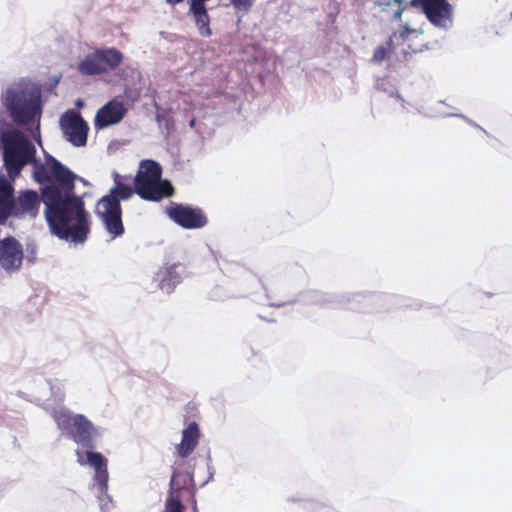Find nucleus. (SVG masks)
Returning <instances> with one entry per match:
<instances>
[{"mask_svg": "<svg viewBox=\"0 0 512 512\" xmlns=\"http://www.w3.org/2000/svg\"><path fill=\"white\" fill-rule=\"evenodd\" d=\"M24 261V247L13 236L0 240V268L8 274L18 272Z\"/></svg>", "mask_w": 512, "mask_h": 512, "instance_id": "ddd939ff", "label": "nucleus"}, {"mask_svg": "<svg viewBox=\"0 0 512 512\" xmlns=\"http://www.w3.org/2000/svg\"><path fill=\"white\" fill-rule=\"evenodd\" d=\"M77 69L80 74L85 76L100 75L106 72V67L100 63L96 51L88 54L78 63Z\"/></svg>", "mask_w": 512, "mask_h": 512, "instance_id": "a211bd4d", "label": "nucleus"}, {"mask_svg": "<svg viewBox=\"0 0 512 512\" xmlns=\"http://www.w3.org/2000/svg\"><path fill=\"white\" fill-rule=\"evenodd\" d=\"M181 472L177 469H173L170 483L168 497L165 502L164 512H183L184 506L178 497H175V492H179L181 487L177 485L176 479L180 476ZM193 512H197L196 503L193 506Z\"/></svg>", "mask_w": 512, "mask_h": 512, "instance_id": "f3484780", "label": "nucleus"}, {"mask_svg": "<svg viewBox=\"0 0 512 512\" xmlns=\"http://www.w3.org/2000/svg\"><path fill=\"white\" fill-rule=\"evenodd\" d=\"M296 303L333 308L345 306L350 310L359 312H379L384 310V306H395L397 308L405 309L411 308L415 310L423 308V304L419 301L397 295L370 292L334 295L317 290L303 291L299 293L295 299L286 302L270 303L269 306L280 308ZM385 310H389V307L385 308Z\"/></svg>", "mask_w": 512, "mask_h": 512, "instance_id": "7ed1b4c3", "label": "nucleus"}, {"mask_svg": "<svg viewBox=\"0 0 512 512\" xmlns=\"http://www.w3.org/2000/svg\"><path fill=\"white\" fill-rule=\"evenodd\" d=\"M35 167L34 181L44 184V215L51 233L61 240L83 244L91 231V217L82 196L75 192L77 174L51 154Z\"/></svg>", "mask_w": 512, "mask_h": 512, "instance_id": "f257e3e1", "label": "nucleus"}, {"mask_svg": "<svg viewBox=\"0 0 512 512\" xmlns=\"http://www.w3.org/2000/svg\"><path fill=\"white\" fill-rule=\"evenodd\" d=\"M185 272L186 268L182 263L165 264L155 273L153 281L162 292L171 294L183 281Z\"/></svg>", "mask_w": 512, "mask_h": 512, "instance_id": "4468645a", "label": "nucleus"}, {"mask_svg": "<svg viewBox=\"0 0 512 512\" xmlns=\"http://www.w3.org/2000/svg\"><path fill=\"white\" fill-rule=\"evenodd\" d=\"M207 469H208V479L206 481L203 482L202 486H204L205 484H207L209 481H211L214 477V469L213 467L211 466V456L210 454H208L207 456Z\"/></svg>", "mask_w": 512, "mask_h": 512, "instance_id": "c85d7f7f", "label": "nucleus"}, {"mask_svg": "<svg viewBox=\"0 0 512 512\" xmlns=\"http://www.w3.org/2000/svg\"><path fill=\"white\" fill-rule=\"evenodd\" d=\"M155 120L159 125V128L162 131H166V134L169 135L171 130L173 129V121L171 117L165 110L158 111L155 115Z\"/></svg>", "mask_w": 512, "mask_h": 512, "instance_id": "5701e85b", "label": "nucleus"}, {"mask_svg": "<svg viewBox=\"0 0 512 512\" xmlns=\"http://www.w3.org/2000/svg\"><path fill=\"white\" fill-rule=\"evenodd\" d=\"M36 400H37V401H41V400H42V398H41L40 396H38V397H36Z\"/></svg>", "mask_w": 512, "mask_h": 512, "instance_id": "79ce46f5", "label": "nucleus"}, {"mask_svg": "<svg viewBox=\"0 0 512 512\" xmlns=\"http://www.w3.org/2000/svg\"><path fill=\"white\" fill-rule=\"evenodd\" d=\"M59 125L66 141L74 147H83L87 144L89 125L79 112L67 110L60 116Z\"/></svg>", "mask_w": 512, "mask_h": 512, "instance_id": "9b49d317", "label": "nucleus"}, {"mask_svg": "<svg viewBox=\"0 0 512 512\" xmlns=\"http://www.w3.org/2000/svg\"><path fill=\"white\" fill-rule=\"evenodd\" d=\"M126 113L127 108L124 104L117 98H113L96 112L94 126L97 130H102L116 125L123 120Z\"/></svg>", "mask_w": 512, "mask_h": 512, "instance_id": "2eb2a0df", "label": "nucleus"}, {"mask_svg": "<svg viewBox=\"0 0 512 512\" xmlns=\"http://www.w3.org/2000/svg\"><path fill=\"white\" fill-rule=\"evenodd\" d=\"M404 2H405L404 0H388L385 3H380V5L391 6L392 4H397L399 7V6H405Z\"/></svg>", "mask_w": 512, "mask_h": 512, "instance_id": "2f4dec72", "label": "nucleus"}, {"mask_svg": "<svg viewBox=\"0 0 512 512\" xmlns=\"http://www.w3.org/2000/svg\"><path fill=\"white\" fill-rule=\"evenodd\" d=\"M38 245L35 240L27 239L24 249V260L33 265L37 261Z\"/></svg>", "mask_w": 512, "mask_h": 512, "instance_id": "412c9836", "label": "nucleus"}, {"mask_svg": "<svg viewBox=\"0 0 512 512\" xmlns=\"http://www.w3.org/2000/svg\"><path fill=\"white\" fill-rule=\"evenodd\" d=\"M0 147L4 167L8 176L15 180L23 168L33 164V174L37 164H42L36 159V148L25 132L18 128L10 127L0 130Z\"/></svg>", "mask_w": 512, "mask_h": 512, "instance_id": "39448f33", "label": "nucleus"}, {"mask_svg": "<svg viewBox=\"0 0 512 512\" xmlns=\"http://www.w3.org/2000/svg\"><path fill=\"white\" fill-rule=\"evenodd\" d=\"M422 51H423V49H412L411 54H412V53L422 52ZM403 54H404V56L406 57L407 55H410V52H408V51H406V50H403Z\"/></svg>", "mask_w": 512, "mask_h": 512, "instance_id": "4c0bfd02", "label": "nucleus"}, {"mask_svg": "<svg viewBox=\"0 0 512 512\" xmlns=\"http://www.w3.org/2000/svg\"><path fill=\"white\" fill-rule=\"evenodd\" d=\"M46 184H40V193L27 189L20 191L17 197L14 195L12 203H7L0 211V225H4L10 217L21 218L25 215L31 218L37 217L41 203L44 204L43 191Z\"/></svg>", "mask_w": 512, "mask_h": 512, "instance_id": "6e6552de", "label": "nucleus"}, {"mask_svg": "<svg viewBox=\"0 0 512 512\" xmlns=\"http://www.w3.org/2000/svg\"><path fill=\"white\" fill-rule=\"evenodd\" d=\"M195 123H196L195 118H192V119L189 121V127H190V128H194Z\"/></svg>", "mask_w": 512, "mask_h": 512, "instance_id": "ea45409f", "label": "nucleus"}, {"mask_svg": "<svg viewBox=\"0 0 512 512\" xmlns=\"http://www.w3.org/2000/svg\"><path fill=\"white\" fill-rule=\"evenodd\" d=\"M393 37H396V33H394L392 36H390V37L388 38V40L386 41V44L384 45V46H386L387 51H388V50H392V49H393V47H394Z\"/></svg>", "mask_w": 512, "mask_h": 512, "instance_id": "72a5a7b5", "label": "nucleus"}, {"mask_svg": "<svg viewBox=\"0 0 512 512\" xmlns=\"http://www.w3.org/2000/svg\"><path fill=\"white\" fill-rule=\"evenodd\" d=\"M113 180H114V185H116V183H123L122 181V176L120 174H118L116 171L113 172Z\"/></svg>", "mask_w": 512, "mask_h": 512, "instance_id": "f704fd0d", "label": "nucleus"}, {"mask_svg": "<svg viewBox=\"0 0 512 512\" xmlns=\"http://www.w3.org/2000/svg\"><path fill=\"white\" fill-rule=\"evenodd\" d=\"M124 94H125L126 98L132 102L138 101L141 97L140 89L132 88V87H128V86L125 87Z\"/></svg>", "mask_w": 512, "mask_h": 512, "instance_id": "a878e982", "label": "nucleus"}, {"mask_svg": "<svg viewBox=\"0 0 512 512\" xmlns=\"http://www.w3.org/2000/svg\"><path fill=\"white\" fill-rule=\"evenodd\" d=\"M167 215L184 229H201L208 223V218L201 208L187 204L171 202L167 207Z\"/></svg>", "mask_w": 512, "mask_h": 512, "instance_id": "f8f14e48", "label": "nucleus"}, {"mask_svg": "<svg viewBox=\"0 0 512 512\" xmlns=\"http://www.w3.org/2000/svg\"><path fill=\"white\" fill-rule=\"evenodd\" d=\"M410 6L419 8L429 22L442 30L453 27V6L447 0H411Z\"/></svg>", "mask_w": 512, "mask_h": 512, "instance_id": "1a4fd4ad", "label": "nucleus"}, {"mask_svg": "<svg viewBox=\"0 0 512 512\" xmlns=\"http://www.w3.org/2000/svg\"><path fill=\"white\" fill-rule=\"evenodd\" d=\"M3 104L11 120L42 145L41 117L43 113L41 85L21 80L8 87L3 97Z\"/></svg>", "mask_w": 512, "mask_h": 512, "instance_id": "20e7f679", "label": "nucleus"}, {"mask_svg": "<svg viewBox=\"0 0 512 512\" xmlns=\"http://www.w3.org/2000/svg\"><path fill=\"white\" fill-rule=\"evenodd\" d=\"M186 480L184 482V485H187V484H191V485H194V476H193V472L192 471H187L186 472Z\"/></svg>", "mask_w": 512, "mask_h": 512, "instance_id": "473e14b6", "label": "nucleus"}, {"mask_svg": "<svg viewBox=\"0 0 512 512\" xmlns=\"http://www.w3.org/2000/svg\"><path fill=\"white\" fill-rule=\"evenodd\" d=\"M74 104H75V106H76L77 108L81 109V108H83V107H84L85 102H84V100H83V99L78 98V99H76V100H75V103H74Z\"/></svg>", "mask_w": 512, "mask_h": 512, "instance_id": "c9c22d12", "label": "nucleus"}, {"mask_svg": "<svg viewBox=\"0 0 512 512\" xmlns=\"http://www.w3.org/2000/svg\"><path fill=\"white\" fill-rule=\"evenodd\" d=\"M406 9V6H399L393 14L394 20H400L402 17L403 11Z\"/></svg>", "mask_w": 512, "mask_h": 512, "instance_id": "7c9ffc66", "label": "nucleus"}, {"mask_svg": "<svg viewBox=\"0 0 512 512\" xmlns=\"http://www.w3.org/2000/svg\"><path fill=\"white\" fill-rule=\"evenodd\" d=\"M510 15H511V17H512V12H511V14H510Z\"/></svg>", "mask_w": 512, "mask_h": 512, "instance_id": "37998d69", "label": "nucleus"}, {"mask_svg": "<svg viewBox=\"0 0 512 512\" xmlns=\"http://www.w3.org/2000/svg\"><path fill=\"white\" fill-rule=\"evenodd\" d=\"M77 180H79V181H80L83 185H85V186H88V185H89V182H88L86 179H84V178H82V177H80V176H78V175H77L76 181H77Z\"/></svg>", "mask_w": 512, "mask_h": 512, "instance_id": "58836bf2", "label": "nucleus"}, {"mask_svg": "<svg viewBox=\"0 0 512 512\" xmlns=\"http://www.w3.org/2000/svg\"><path fill=\"white\" fill-rule=\"evenodd\" d=\"M134 193H136L135 185L116 183L110 188L108 194L102 196L96 203L95 214L112 239L121 237L125 233L121 201L130 199Z\"/></svg>", "mask_w": 512, "mask_h": 512, "instance_id": "423d86ee", "label": "nucleus"}, {"mask_svg": "<svg viewBox=\"0 0 512 512\" xmlns=\"http://www.w3.org/2000/svg\"><path fill=\"white\" fill-rule=\"evenodd\" d=\"M375 87L377 90L385 92L389 97H396L404 103L405 101L402 99L401 95L398 93L397 89L389 82L386 78H379L376 81Z\"/></svg>", "mask_w": 512, "mask_h": 512, "instance_id": "aec40b11", "label": "nucleus"}, {"mask_svg": "<svg viewBox=\"0 0 512 512\" xmlns=\"http://www.w3.org/2000/svg\"><path fill=\"white\" fill-rule=\"evenodd\" d=\"M305 508L308 509V510H311V511H317V510H320V509H325L327 510L328 512H335L334 510L320 504V503H316V502H313V501H309L306 503L305 505Z\"/></svg>", "mask_w": 512, "mask_h": 512, "instance_id": "bb28decb", "label": "nucleus"}, {"mask_svg": "<svg viewBox=\"0 0 512 512\" xmlns=\"http://www.w3.org/2000/svg\"><path fill=\"white\" fill-rule=\"evenodd\" d=\"M100 63L107 69H115L120 65L123 54L116 48H105L96 50Z\"/></svg>", "mask_w": 512, "mask_h": 512, "instance_id": "6ab92c4d", "label": "nucleus"}, {"mask_svg": "<svg viewBox=\"0 0 512 512\" xmlns=\"http://www.w3.org/2000/svg\"><path fill=\"white\" fill-rule=\"evenodd\" d=\"M199 435V426L196 422H191L182 431L181 442L177 447V453L181 458H187L195 450Z\"/></svg>", "mask_w": 512, "mask_h": 512, "instance_id": "dca6fc26", "label": "nucleus"}, {"mask_svg": "<svg viewBox=\"0 0 512 512\" xmlns=\"http://www.w3.org/2000/svg\"><path fill=\"white\" fill-rule=\"evenodd\" d=\"M51 416L56 423L59 437L77 446L75 454L78 464H88L94 469L90 489L98 500L100 511L111 512L114 502L108 493V460L102 453L95 451L104 429L95 426L84 414L75 413L64 406L53 409Z\"/></svg>", "mask_w": 512, "mask_h": 512, "instance_id": "f03ea898", "label": "nucleus"}, {"mask_svg": "<svg viewBox=\"0 0 512 512\" xmlns=\"http://www.w3.org/2000/svg\"><path fill=\"white\" fill-rule=\"evenodd\" d=\"M34 382L37 384V387L40 390H51L52 393H55L53 384L49 380H47L42 374H37Z\"/></svg>", "mask_w": 512, "mask_h": 512, "instance_id": "b1692460", "label": "nucleus"}, {"mask_svg": "<svg viewBox=\"0 0 512 512\" xmlns=\"http://www.w3.org/2000/svg\"><path fill=\"white\" fill-rule=\"evenodd\" d=\"M230 287L235 288L226 295H218V289L214 291L213 297L218 300L225 298H243L253 297L256 295L258 289L264 290L263 297H254V301L263 302L264 300L272 299V294L267 285H265L260 278L250 272H244L239 279L230 284Z\"/></svg>", "mask_w": 512, "mask_h": 512, "instance_id": "9d476101", "label": "nucleus"}, {"mask_svg": "<svg viewBox=\"0 0 512 512\" xmlns=\"http://www.w3.org/2000/svg\"><path fill=\"white\" fill-rule=\"evenodd\" d=\"M414 29H411L408 25H405L400 31H399V37L403 40L406 39L408 34L414 32Z\"/></svg>", "mask_w": 512, "mask_h": 512, "instance_id": "c756f323", "label": "nucleus"}, {"mask_svg": "<svg viewBox=\"0 0 512 512\" xmlns=\"http://www.w3.org/2000/svg\"><path fill=\"white\" fill-rule=\"evenodd\" d=\"M161 165L152 159L141 160L139 170L134 178L136 194L147 201H160L172 195L173 186L163 180Z\"/></svg>", "mask_w": 512, "mask_h": 512, "instance_id": "0eeeda50", "label": "nucleus"}, {"mask_svg": "<svg viewBox=\"0 0 512 512\" xmlns=\"http://www.w3.org/2000/svg\"><path fill=\"white\" fill-rule=\"evenodd\" d=\"M210 252H211L212 256L214 257L215 261H218L217 253L212 249H210Z\"/></svg>", "mask_w": 512, "mask_h": 512, "instance_id": "a19ab883", "label": "nucleus"}, {"mask_svg": "<svg viewBox=\"0 0 512 512\" xmlns=\"http://www.w3.org/2000/svg\"><path fill=\"white\" fill-rule=\"evenodd\" d=\"M388 51L386 46L380 45L378 46L373 54L372 61L380 63L387 57Z\"/></svg>", "mask_w": 512, "mask_h": 512, "instance_id": "393cba45", "label": "nucleus"}, {"mask_svg": "<svg viewBox=\"0 0 512 512\" xmlns=\"http://www.w3.org/2000/svg\"><path fill=\"white\" fill-rule=\"evenodd\" d=\"M236 14H248L256 3V0H228Z\"/></svg>", "mask_w": 512, "mask_h": 512, "instance_id": "4be33fe9", "label": "nucleus"}, {"mask_svg": "<svg viewBox=\"0 0 512 512\" xmlns=\"http://www.w3.org/2000/svg\"><path fill=\"white\" fill-rule=\"evenodd\" d=\"M169 5H172V6H175L181 2H183L184 0H165Z\"/></svg>", "mask_w": 512, "mask_h": 512, "instance_id": "e433bc0d", "label": "nucleus"}, {"mask_svg": "<svg viewBox=\"0 0 512 512\" xmlns=\"http://www.w3.org/2000/svg\"><path fill=\"white\" fill-rule=\"evenodd\" d=\"M447 116H452V117H459V118H463L465 119L470 125L474 126V127H477L479 129H481L486 135H488V132L483 129L482 127H480L477 123H475L473 120L467 118L465 115L461 114V113H451V114H447Z\"/></svg>", "mask_w": 512, "mask_h": 512, "instance_id": "cd10ccee", "label": "nucleus"}]
</instances>
